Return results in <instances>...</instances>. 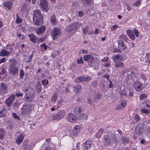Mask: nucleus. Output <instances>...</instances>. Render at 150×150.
Here are the masks:
<instances>
[{
	"instance_id": "18",
	"label": "nucleus",
	"mask_w": 150,
	"mask_h": 150,
	"mask_svg": "<svg viewBox=\"0 0 150 150\" xmlns=\"http://www.w3.org/2000/svg\"><path fill=\"white\" fill-rule=\"evenodd\" d=\"M28 37L30 40L34 43H35L36 42L37 39V38L33 33H30L28 35Z\"/></svg>"
},
{
	"instance_id": "25",
	"label": "nucleus",
	"mask_w": 150,
	"mask_h": 150,
	"mask_svg": "<svg viewBox=\"0 0 150 150\" xmlns=\"http://www.w3.org/2000/svg\"><path fill=\"white\" fill-rule=\"evenodd\" d=\"M58 96L56 93H54L53 94L51 98V101L52 102H55L57 100Z\"/></svg>"
},
{
	"instance_id": "17",
	"label": "nucleus",
	"mask_w": 150,
	"mask_h": 150,
	"mask_svg": "<svg viewBox=\"0 0 150 150\" xmlns=\"http://www.w3.org/2000/svg\"><path fill=\"white\" fill-rule=\"evenodd\" d=\"M46 29L45 26H42L36 30V33L38 35H40L45 31Z\"/></svg>"
},
{
	"instance_id": "27",
	"label": "nucleus",
	"mask_w": 150,
	"mask_h": 150,
	"mask_svg": "<svg viewBox=\"0 0 150 150\" xmlns=\"http://www.w3.org/2000/svg\"><path fill=\"white\" fill-rule=\"evenodd\" d=\"M50 21L53 25H55L56 24L57 21L55 15H53L52 16Z\"/></svg>"
},
{
	"instance_id": "9",
	"label": "nucleus",
	"mask_w": 150,
	"mask_h": 150,
	"mask_svg": "<svg viewBox=\"0 0 150 150\" xmlns=\"http://www.w3.org/2000/svg\"><path fill=\"white\" fill-rule=\"evenodd\" d=\"M9 71L11 74L13 75H16L18 74V68L13 64H12L10 65Z\"/></svg>"
},
{
	"instance_id": "44",
	"label": "nucleus",
	"mask_w": 150,
	"mask_h": 150,
	"mask_svg": "<svg viewBox=\"0 0 150 150\" xmlns=\"http://www.w3.org/2000/svg\"><path fill=\"white\" fill-rule=\"evenodd\" d=\"M150 54V53H146V55L145 57H146L147 59V60L146 61V63H147L148 62V63L149 64L150 62V60H149V59L150 58L149 55Z\"/></svg>"
},
{
	"instance_id": "15",
	"label": "nucleus",
	"mask_w": 150,
	"mask_h": 150,
	"mask_svg": "<svg viewBox=\"0 0 150 150\" xmlns=\"http://www.w3.org/2000/svg\"><path fill=\"white\" fill-rule=\"evenodd\" d=\"M118 47L121 50H124L126 48V46L125 45L123 41L120 40L118 42Z\"/></svg>"
},
{
	"instance_id": "5",
	"label": "nucleus",
	"mask_w": 150,
	"mask_h": 150,
	"mask_svg": "<svg viewBox=\"0 0 150 150\" xmlns=\"http://www.w3.org/2000/svg\"><path fill=\"white\" fill-rule=\"evenodd\" d=\"M30 105L28 103L23 105L21 108V113L22 115L28 114L31 111Z\"/></svg>"
},
{
	"instance_id": "52",
	"label": "nucleus",
	"mask_w": 150,
	"mask_h": 150,
	"mask_svg": "<svg viewBox=\"0 0 150 150\" xmlns=\"http://www.w3.org/2000/svg\"><path fill=\"white\" fill-rule=\"evenodd\" d=\"M18 14H17V18L16 20V23H21L22 21V20L19 17H18Z\"/></svg>"
},
{
	"instance_id": "60",
	"label": "nucleus",
	"mask_w": 150,
	"mask_h": 150,
	"mask_svg": "<svg viewBox=\"0 0 150 150\" xmlns=\"http://www.w3.org/2000/svg\"><path fill=\"white\" fill-rule=\"evenodd\" d=\"M13 117L16 119H17L18 120L20 119V118L18 117V116L16 115V113H13Z\"/></svg>"
},
{
	"instance_id": "23",
	"label": "nucleus",
	"mask_w": 150,
	"mask_h": 150,
	"mask_svg": "<svg viewBox=\"0 0 150 150\" xmlns=\"http://www.w3.org/2000/svg\"><path fill=\"white\" fill-rule=\"evenodd\" d=\"M12 4L13 3L12 1H8L5 2L4 4V6L8 9L10 10L11 8Z\"/></svg>"
},
{
	"instance_id": "41",
	"label": "nucleus",
	"mask_w": 150,
	"mask_h": 150,
	"mask_svg": "<svg viewBox=\"0 0 150 150\" xmlns=\"http://www.w3.org/2000/svg\"><path fill=\"white\" fill-rule=\"evenodd\" d=\"M120 95H124L125 96H127V93L125 88V89H124L122 90L121 92L120 93Z\"/></svg>"
},
{
	"instance_id": "38",
	"label": "nucleus",
	"mask_w": 150,
	"mask_h": 150,
	"mask_svg": "<svg viewBox=\"0 0 150 150\" xmlns=\"http://www.w3.org/2000/svg\"><path fill=\"white\" fill-rule=\"evenodd\" d=\"M91 56H92L88 54L85 55L83 57L84 60L88 62Z\"/></svg>"
},
{
	"instance_id": "26",
	"label": "nucleus",
	"mask_w": 150,
	"mask_h": 150,
	"mask_svg": "<svg viewBox=\"0 0 150 150\" xmlns=\"http://www.w3.org/2000/svg\"><path fill=\"white\" fill-rule=\"evenodd\" d=\"M103 132V129H100L99 131L97 132L96 134V137L98 138H100L102 136Z\"/></svg>"
},
{
	"instance_id": "29",
	"label": "nucleus",
	"mask_w": 150,
	"mask_h": 150,
	"mask_svg": "<svg viewBox=\"0 0 150 150\" xmlns=\"http://www.w3.org/2000/svg\"><path fill=\"white\" fill-rule=\"evenodd\" d=\"M83 81V76H80L77 77L75 80V82L76 83H79L82 82Z\"/></svg>"
},
{
	"instance_id": "32",
	"label": "nucleus",
	"mask_w": 150,
	"mask_h": 150,
	"mask_svg": "<svg viewBox=\"0 0 150 150\" xmlns=\"http://www.w3.org/2000/svg\"><path fill=\"white\" fill-rule=\"evenodd\" d=\"M101 98V95L99 93L97 92L95 96L94 99L96 100V102L98 101Z\"/></svg>"
},
{
	"instance_id": "30",
	"label": "nucleus",
	"mask_w": 150,
	"mask_h": 150,
	"mask_svg": "<svg viewBox=\"0 0 150 150\" xmlns=\"http://www.w3.org/2000/svg\"><path fill=\"white\" fill-rule=\"evenodd\" d=\"M23 91L25 93H25H29V91H30L29 90V87L26 86V84H25L24 86L23 87Z\"/></svg>"
},
{
	"instance_id": "8",
	"label": "nucleus",
	"mask_w": 150,
	"mask_h": 150,
	"mask_svg": "<svg viewBox=\"0 0 150 150\" xmlns=\"http://www.w3.org/2000/svg\"><path fill=\"white\" fill-rule=\"evenodd\" d=\"M61 34L62 32L59 28H54L52 31V34L53 40L57 39V36L61 35Z\"/></svg>"
},
{
	"instance_id": "61",
	"label": "nucleus",
	"mask_w": 150,
	"mask_h": 150,
	"mask_svg": "<svg viewBox=\"0 0 150 150\" xmlns=\"http://www.w3.org/2000/svg\"><path fill=\"white\" fill-rule=\"evenodd\" d=\"M118 27V25H113L111 27V30L112 31H113L115 28Z\"/></svg>"
},
{
	"instance_id": "35",
	"label": "nucleus",
	"mask_w": 150,
	"mask_h": 150,
	"mask_svg": "<svg viewBox=\"0 0 150 150\" xmlns=\"http://www.w3.org/2000/svg\"><path fill=\"white\" fill-rule=\"evenodd\" d=\"M5 135V131L3 129H0V139H3Z\"/></svg>"
},
{
	"instance_id": "36",
	"label": "nucleus",
	"mask_w": 150,
	"mask_h": 150,
	"mask_svg": "<svg viewBox=\"0 0 150 150\" xmlns=\"http://www.w3.org/2000/svg\"><path fill=\"white\" fill-rule=\"evenodd\" d=\"M88 65L90 66H91L92 64L94 63V58L92 56L89 59V60L88 61Z\"/></svg>"
},
{
	"instance_id": "34",
	"label": "nucleus",
	"mask_w": 150,
	"mask_h": 150,
	"mask_svg": "<svg viewBox=\"0 0 150 150\" xmlns=\"http://www.w3.org/2000/svg\"><path fill=\"white\" fill-rule=\"evenodd\" d=\"M82 1H84L83 3L84 4H87L88 5H92L93 4L92 0H81Z\"/></svg>"
},
{
	"instance_id": "10",
	"label": "nucleus",
	"mask_w": 150,
	"mask_h": 150,
	"mask_svg": "<svg viewBox=\"0 0 150 150\" xmlns=\"http://www.w3.org/2000/svg\"><path fill=\"white\" fill-rule=\"evenodd\" d=\"M144 126L142 123H139L135 129L136 132L138 134L143 133L144 130Z\"/></svg>"
},
{
	"instance_id": "20",
	"label": "nucleus",
	"mask_w": 150,
	"mask_h": 150,
	"mask_svg": "<svg viewBox=\"0 0 150 150\" xmlns=\"http://www.w3.org/2000/svg\"><path fill=\"white\" fill-rule=\"evenodd\" d=\"M24 138V135L22 133L20 135L17 137L16 141V143L18 145H19L23 141Z\"/></svg>"
},
{
	"instance_id": "49",
	"label": "nucleus",
	"mask_w": 150,
	"mask_h": 150,
	"mask_svg": "<svg viewBox=\"0 0 150 150\" xmlns=\"http://www.w3.org/2000/svg\"><path fill=\"white\" fill-rule=\"evenodd\" d=\"M143 103L144 104L146 107L149 108L150 107V102L148 100H146Z\"/></svg>"
},
{
	"instance_id": "54",
	"label": "nucleus",
	"mask_w": 150,
	"mask_h": 150,
	"mask_svg": "<svg viewBox=\"0 0 150 150\" xmlns=\"http://www.w3.org/2000/svg\"><path fill=\"white\" fill-rule=\"evenodd\" d=\"M23 95V93H20L19 91L17 92L16 94V95L17 97H21Z\"/></svg>"
},
{
	"instance_id": "4",
	"label": "nucleus",
	"mask_w": 150,
	"mask_h": 150,
	"mask_svg": "<svg viewBox=\"0 0 150 150\" xmlns=\"http://www.w3.org/2000/svg\"><path fill=\"white\" fill-rule=\"evenodd\" d=\"M66 114V112L64 110H61L52 116L53 120H56L61 119L65 116Z\"/></svg>"
},
{
	"instance_id": "12",
	"label": "nucleus",
	"mask_w": 150,
	"mask_h": 150,
	"mask_svg": "<svg viewBox=\"0 0 150 150\" xmlns=\"http://www.w3.org/2000/svg\"><path fill=\"white\" fill-rule=\"evenodd\" d=\"M133 87L136 91H140L142 89L141 84L139 81H136L134 83Z\"/></svg>"
},
{
	"instance_id": "64",
	"label": "nucleus",
	"mask_w": 150,
	"mask_h": 150,
	"mask_svg": "<svg viewBox=\"0 0 150 150\" xmlns=\"http://www.w3.org/2000/svg\"><path fill=\"white\" fill-rule=\"evenodd\" d=\"M134 32L136 36L137 37H138L139 35V32L138 30L136 29H134Z\"/></svg>"
},
{
	"instance_id": "33",
	"label": "nucleus",
	"mask_w": 150,
	"mask_h": 150,
	"mask_svg": "<svg viewBox=\"0 0 150 150\" xmlns=\"http://www.w3.org/2000/svg\"><path fill=\"white\" fill-rule=\"evenodd\" d=\"M128 75H130V76L131 78V79H133L134 78H136V75L134 72L133 71L130 72L129 71L128 72Z\"/></svg>"
},
{
	"instance_id": "2",
	"label": "nucleus",
	"mask_w": 150,
	"mask_h": 150,
	"mask_svg": "<svg viewBox=\"0 0 150 150\" xmlns=\"http://www.w3.org/2000/svg\"><path fill=\"white\" fill-rule=\"evenodd\" d=\"M33 21L36 25H39L43 23L42 16L41 14V12L39 10H35L33 13Z\"/></svg>"
},
{
	"instance_id": "55",
	"label": "nucleus",
	"mask_w": 150,
	"mask_h": 150,
	"mask_svg": "<svg viewBox=\"0 0 150 150\" xmlns=\"http://www.w3.org/2000/svg\"><path fill=\"white\" fill-rule=\"evenodd\" d=\"M98 85L97 81H94L92 82V86L94 87H96Z\"/></svg>"
},
{
	"instance_id": "21",
	"label": "nucleus",
	"mask_w": 150,
	"mask_h": 150,
	"mask_svg": "<svg viewBox=\"0 0 150 150\" xmlns=\"http://www.w3.org/2000/svg\"><path fill=\"white\" fill-rule=\"evenodd\" d=\"M127 33L128 36L132 40H134L135 39V35L133 31L131 30H127Z\"/></svg>"
},
{
	"instance_id": "24",
	"label": "nucleus",
	"mask_w": 150,
	"mask_h": 150,
	"mask_svg": "<svg viewBox=\"0 0 150 150\" xmlns=\"http://www.w3.org/2000/svg\"><path fill=\"white\" fill-rule=\"evenodd\" d=\"M1 53L0 55L1 56H8L10 54V52L6 49L2 50L0 52V54Z\"/></svg>"
},
{
	"instance_id": "39",
	"label": "nucleus",
	"mask_w": 150,
	"mask_h": 150,
	"mask_svg": "<svg viewBox=\"0 0 150 150\" xmlns=\"http://www.w3.org/2000/svg\"><path fill=\"white\" fill-rule=\"evenodd\" d=\"M6 113V111L4 110H2L0 111V117L5 116Z\"/></svg>"
},
{
	"instance_id": "19",
	"label": "nucleus",
	"mask_w": 150,
	"mask_h": 150,
	"mask_svg": "<svg viewBox=\"0 0 150 150\" xmlns=\"http://www.w3.org/2000/svg\"><path fill=\"white\" fill-rule=\"evenodd\" d=\"M7 90L6 85L4 83H1L0 86V92L1 94H4L5 91Z\"/></svg>"
},
{
	"instance_id": "50",
	"label": "nucleus",
	"mask_w": 150,
	"mask_h": 150,
	"mask_svg": "<svg viewBox=\"0 0 150 150\" xmlns=\"http://www.w3.org/2000/svg\"><path fill=\"white\" fill-rule=\"evenodd\" d=\"M41 90L42 89L41 85H38L36 89V91L38 93H39L41 92Z\"/></svg>"
},
{
	"instance_id": "56",
	"label": "nucleus",
	"mask_w": 150,
	"mask_h": 150,
	"mask_svg": "<svg viewBox=\"0 0 150 150\" xmlns=\"http://www.w3.org/2000/svg\"><path fill=\"white\" fill-rule=\"evenodd\" d=\"M33 56L32 55H30L29 57H28V59L26 60V62H27L29 63L32 60V58L33 57Z\"/></svg>"
},
{
	"instance_id": "59",
	"label": "nucleus",
	"mask_w": 150,
	"mask_h": 150,
	"mask_svg": "<svg viewBox=\"0 0 150 150\" xmlns=\"http://www.w3.org/2000/svg\"><path fill=\"white\" fill-rule=\"evenodd\" d=\"M77 63L79 64H83L84 63L82 60V58L81 57L80 59H78L77 60Z\"/></svg>"
},
{
	"instance_id": "22",
	"label": "nucleus",
	"mask_w": 150,
	"mask_h": 150,
	"mask_svg": "<svg viewBox=\"0 0 150 150\" xmlns=\"http://www.w3.org/2000/svg\"><path fill=\"white\" fill-rule=\"evenodd\" d=\"M103 138L105 140V142H106L105 145L107 146L110 144L109 135L103 136Z\"/></svg>"
},
{
	"instance_id": "6",
	"label": "nucleus",
	"mask_w": 150,
	"mask_h": 150,
	"mask_svg": "<svg viewBox=\"0 0 150 150\" xmlns=\"http://www.w3.org/2000/svg\"><path fill=\"white\" fill-rule=\"evenodd\" d=\"M23 100L26 102H30L32 101L34 98V94L29 91V93H26L25 94Z\"/></svg>"
},
{
	"instance_id": "51",
	"label": "nucleus",
	"mask_w": 150,
	"mask_h": 150,
	"mask_svg": "<svg viewBox=\"0 0 150 150\" xmlns=\"http://www.w3.org/2000/svg\"><path fill=\"white\" fill-rule=\"evenodd\" d=\"M146 97V95L145 94H141L140 96V99L143 100L145 99Z\"/></svg>"
},
{
	"instance_id": "16",
	"label": "nucleus",
	"mask_w": 150,
	"mask_h": 150,
	"mask_svg": "<svg viewBox=\"0 0 150 150\" xmlns=\"http://www.w3.org/2000/svg\"><path fill=\"white\" fill-rule=\"evenodd\" d=\"M91 142L88 140L86 141L83 145V148L84 150H87L90 149Z\"/></svg>"
},
{
	"instance_id": "45",
	"label": "nucleus",
	"mask_w": 150,
	"mask_h": 150,
	"mask_svg": "<svg viewBox=\"0 0 150 150\" xmlns=\"http://www.w3.org/2000/svg\"><path fill=\"white\" fill-rule=\"evenodd\" d=\"M141 1L140 0L136 1L135 3L134 4L135 6H139L141 4Z\"/></svg>"
},
{
	"instance_id": "53",
	"label": "nucleus",
	"mask_w": 150,
	"mask_h": 150,
	"mask_svg": "<svg viewBox=\"0 0 150 150\" xmlns=\"http://www.w3.org/2000/svg\"><path fill=\"white\" fill-rule=\"evenodd\" d=\"M134 119L136 122H138L140 120V116L138 115H136L134 117Z\"/></svg>"
},
{
	"instance_id": "13",
	"label": "nucleus",
	"mask_w": 150,
	"mask_h": 150,
	"mask_svg": "<svg viewBox=\"0 0 150 150\" xmlns=\"http://www.w3.org/2000/svg\"><path fill=\"white\" fill-rule=\"evenodd\" d=\"M127 104L125 100H122L119 102V105L117 106V109L121 110L124 108Z\"/></svg>"
},
{
	"instance_id": "1",
	"label": "nucleus",
	"mask_w": 150,
	"mask_h": 150,
	"mask_svg": "<svg viewBox=\"0 0 150 150\" xmlns=\"http://www.w3.org/2000/svg\"><path fill=\"white\" fill-rule=\"evenodd\" d=\"M74 112L76 115L77 117L72 113H69L67 116V120L68 121L75 122L77 120V117L79 119L83 120H86L88 118L86 113L81 107L77 106L75 107Z\"/></svg>"
},
{
	"instance_id": "3",
	"label": "nucleus",
	"mask_w": 150,
	"mask_h": 150,
	"mask_svg": "<svg viewBox=\"0 0 150 150\" xmlns=\"http://www.w3.org/2000/svg\"><path fill=\"white\" fill-rule=\"evenodd\" d=\"M123 58V57L121 55L117 54L113 57V60L115 64V67L116 68H123L124 67V64L120 62L122 61Z\"/></svg>"
},
{
	"instance_id": "42",
	"label": "nucleus",
	"mask_w": 150,
	"mask_h": 150,
	"mask_svg": "<svg viewBox=\"0 0 150 150\" xmlns=\"http://www.w3.org/2000/svg\"><path fill=\"white\" fill-rule=\"evenodd\" d=\"M48 83V81L46 79H44L42 81V84L44 86L47 85Z\"/></svg>"
},
{
	"instance_id": "63",
	"label": "nucleus",
	"mask_w": 150,
	"mask_h": 150,
	"mask_svg": "<svg viewBox=\"0 0 150 150\" xmlns=\"http://www.w3.org/2000/svg\"><path fill=\"white\" fill-rule=\"evenodd\" d=\"M40 47H43L45 50H46L47 48V45H46L45 43L42 44V45H40Z\"/></svg>"
},
{
	"instance_id": "37",
	"label": "nucleus",
	"mask_w": 150,
	"mask_h": 150,
	"mask_svg": "<svg viewBox=\"0 0 150 150\" xmlns=\"http://www.w3.org/2000/svg\"><path fill=\"white\" fill-rule=\"evenodd\" d=\"M74 90L77 92H79L82 88L81 85L78 84L74 87Z\"/></svg>"
},
{
	"instance_id": "62",
	"label": "nucleus",
	"mask_w": 150,
	"mask_h": 150,
	"mask_svg": "<svg viewBox=\"0 0 150 150\" xmlns=\"http://www.w3.org/2000/svg\"><path fill=\"white\" fill-rule=\"evenodd\" d=\"M46 36H45L44 37L40 38L39 40V42H41L44 41L45 40V38H46Z\"/></svg>"
},
{
	"instance_id": "31",
	"label": "nucleus",
	"mask_w": 150,
	"mask_h": 150,
	"mask_svg": "<svg viewBox=\"0 0 150 150\" xmlns=\"http://www.w3.org/2000/svg\"><path fill=\"white\" fill-rule=\"evenodd\" d=\"M83 76V81L84 82H89L91 79V77L90 76Z\"/></svg>"
},
{
	"instance_id": "57",
	"label": "nucleus",
	"mask_w": 150,
	"mask_h": 150,
	"mask_svg": "<svg viewBox=\"0 0 150 150\" xmlns=\"http://www.w3.org/2000/svg\"><path fill=\"white\" fill-rule=\"evenodd\" d=\"M80 129V127L78 125H75L74 128V130H76L77 131H79Z\"/></svg>"
},
{
	"instance_id": "11",
	"label": "nucleus",
	"mask_w": 150,
	"mask_h": 150,
	"mask_svg": "<svg viewBox=\"0 0 150 150\" xmlns=\"http://www.w3.org/2000/svg\"><path fill=\"white\" fill-rule=\"evenodd\" d=\"M15 98V95H11L5 101V103L7 104L8 107H10L14 100Z\"/></svg>"
},
{
	"instance_id": "40",
	"label": "nucleus",
	"mask_w": 150,
	"mask_h": 150,
	"mask_svg": "<svg viewBox=\"0 0 150 150\" xmlns=\"http://www.w3.org/2000/svg\"><path fill=\"white\" fill-rule=\"evenodd\" d=\"M111 137L112 138V143L114 142L116 143L118 142V140L117 138L114 134H111Z\"/></svg>"
},
{
	"instance_id": "43",
	"label": "nucleus",
	"mask_w": 150,
	"mask_h": 150,
	"mask_svg": "<svg viewBox=\"0 0 150 150\" xmlns=\"http://www.w3.org/2000/svg\"><path fill=\"white\" fill-rule=\"evenodd\" d=\"M83 29V33L85 35H86L88 31V27L87 26H85V28H82Z\"/></svg>"
},
{
	"instance_id": "46",
	"label": "nucleus",
	"mask_w": 150,
	"mask_h": 150,
	"mask_svg": "<svg viewBox=\"0 0 150 150\" xmlns=\"http://www.w3.org/2000/svg\"><path fill=\"white\" fill-rule=\"evenodd\" d=\"M141 111L142 113L146 114H148L150 112L149 110L145 109H142L141 110Z\"/></svg>"
},
{
	"instance_id": "28",
	"label": "nucleus",
	"mask_w": 150,
	"mask_h": 150,
	"mask_svg": "<svg viewBox=\"0 0 150 150\" xmlns=\"http://www.w3.org/2000/svg\"><path fill=\"white\" fill-rule=\"evenodd\" d=\"M121 141L122 143L125 145L126 144L130 142V139H129L127 138H125V137H122L121 139Z\"/></svg>"
},
{
	"instance_id": "14",
	"label": "nucleus",
	"mask_w": 150,
	"mask_h": 150,
	"mask_svg": "<svg viewBox=\"0 0 150 150\" xmlns=\"http://www.w3.org/2000/svg\"><path fill=\"white\" fill-rule=\"evenodd\" d=\"M76 23H73L70 24L67 28V30L68 32H70L76 29Z\"/></svg>"
},
{
	"instance_id": "7",
	"label": "nucleus",
	"mask_w": 150,
	"mask_h": 150,
	"mask_svg": "<svg viewBox=\"0 0 150 150\" xmlns=\"http://www.w3.org/2000/svg\"><path fill=\"white\" fill-rule=\"evenodd\" d=\"M48 2L46 0H40L39 5L43 11L47 12L48 11Z\"/></svg>"
},
{
	"instance_id": "48",
	"label": "nucleus",
	"mask_w": 150,
	"mask_h": 150,
	"mask_svg": "<svg viewBox=\"0 0 150 150\" xmlns=\"http://www.w3.org/2000/svg\"><path fill=\"white\" fill-rule=\"evenodd\" d=\"M24 75L23 70L21 69L20 71V77L21 79H23V76Z\"/></svg>"
},
{
	"instance_id": "47",
	"label": "nucleus",
	"mask_w": 150,
	"mask_h": 150,
	"mask_svg": "<svg viewBox=\"0 0 150 150\" xmlns=\"http://www.w3.org/2000/svg\"><path fill=\"white\" fill-rule=\"evenodd\" d=\"M31 145L30 144H28L25 147L24 150H31Z\"/></svg>"
},
{
	"instance_id": "58",
	"label": "nucleus",
	"mask_w": 150,
	"mask_h": 150,
	"mask_svg": "<svg viewBox=\"0 0 150 150\" xmlns=\"http://www.w3.org/2000/svg\"><path fill=\"white\" fill-rule=\"evenodd\" d=\"M0 72L2 74H5L6 71L5 70L4 68V67H1L0 68Z\"/></svg>"
}]
</instances>
